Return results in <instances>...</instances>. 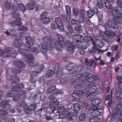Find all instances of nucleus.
I'll return each instance as SVG.
<instances>
[{"label":"nucleus","instance_id":"f257e3e1","mask_svg":"<svg viewBox=\"0 0 122 122\" xmlns=\"http://www.w3.org/2000/svg\"><path fill=\"white\" fill-rule=\"evenodd\" d=\"M12 48L7 46L5 47L3 50L0 49V57L1 56L4 57L11 56L13 57H15L17 54L15 52L12 53Z\"/></svg>","mask_w":122,"mask_h":122},{"label":"nucleus","instance_id":"f03ea898","mask_svg":"<svg viewBox=\"0 0 122 122\" xmlns=\"http://www.w3.org/2000/svg\"><path fill=\"white\" fill-rule=\"evenodd\" d=\"M25 38L27 43L26 48H25L26 50L34 52L36 54L39 53V51L37 48H36V47L31 48L34 44L33 42L32 38L30 37L29 36H28L26 37Z\"/></svg>","mask_w":122,"mask_h":122},{"label":"nucleus","instance_id":"7ed1b4c3","mask_svg":"<svg viewBox=\"0 0 122 122\" xmlns=\"http://www.w3.org/2000/svg\"><path fill=\"white\" fill-rule=\"evenodd\" d=\"M42 40L44 43L48 47H49L51 49L54 48V46L51 44L52 42L53 41L52 37L45 36L43 37Z\"/></svg>","mask_w":122,"mask_h":122},{"label":"nucleus","instance_id":"20e7f679","mask_svg":"<svg viewBox=\"0 0 122 122\" xmlns=\"http://www.w3.org/2000/svg\"><path fill=\"white\" fill-rule=\"evenodd\" d=\"M59 102L58 101L51 100L49 104L50 112L53 113L57 109V106L58 105Z\"/></svg>","mask_w":122,"mask_h":122},{"label":"nucleus","instance_id":"39448f33","mask_svg":"<svg viewBox=\"0 0 122 122\" xmlns=\"http://www.w3.org/2000/svg\"><path fill=\"white\" fill-rule=\"evenodd\" d=\"M58 108L57 112L59 114H61L62 113H65L69 111L70 109L69 108H68L66 109L63 105H59Z\"/></svg>","mask_w":122,"mask_h":122},{"label":"nucleus","instance_id":"423d86ee","mask_svg":"<svg viewBox=\"0 0 122 122\" xmlns=\"http://www.w3.org/2000/svg\"><path fill=\"white\" fill-rule=\"evenodd\" d=\"M90 85H88L87 84L84 82H81V83L78 84L76 85L75 87V88L76 89H81L83 88H84L86 89L88 88H90Z\"/></svg>","mask_w":122,"mask_h":122},{"label":"nucleus","instance_id":"0eeeda50","mask_svg":"<svg viewBox=\"0 0 122 122\" xmlns=\"http://www.w3.org/2000/svg\"><path fill=\"white\" fill-rule=\"evenodd\" d=\"M36 2L32 1L27 3L26 5L27 9L29 10H32L33 9L36 5Z\"/></svg>","mask_w":122,"mask_h":122},{"label":"nucleus","instance_id":"6e6552de","mask_svg":"<svg viewBox=\"0 0 122 122\" xmlns=\"http://www.w3.org/2000/svg\"><path fill=\"white\" fill-rule=\"evenodd\" d=\"M99 77L97 76H95L92 74H89L88 76L87 81L89 82H94L95 81L99 79Z\"/></svg>","mask_w":122,"mask_h":122},{"label":"nucleus","instance_id":"1a4fd4ad","mask_svg":"<svg viewBox=\"0 0 122 122\" xmlns=\"http://www.w3.org/2000/svg\"><path fill=\"white\" fill-rule=\"evenodd\" d=\"M112 15L114 17L118 18H121V15L119 14V11L117 10L116 8H113L112 9L111 12Z\"/></svg>","mask_w":122,"mask_h":122},{"label":"nucleus","instance_id":"9d476101","mask_svg":"<svg viewBox=\"0 0 122 122\" xmlns=\"http://www.w3.org/2000/svg\"><path fill=\"white\" fill-rule=\"evenodd\" d=\"M93 45L96 46H97L99 48L101 47L104 45L103 42L102 41L99 39H96L94 41H92Z\"/></svg>","mask_w":122,"mask_h":122},{"label":"nucleus","instance_id":"9b49d317","mask_svg":"<svg viewBox=\"0 0 122 122\" xmlns=\"http://www.w3.org/2000/svg\"><path fill=\"white\" fill-rule=\"evenodd\" d=\"M76 77L78 79L82 81V82H84L86 80L87 77V75L86 74H76Z\"/></svg>","mask_w":122,"mask_h":122},{"label":"nucleus","instance_id":"f8f14e48","mask_svg":"<svg viewBox=\"0 0 122 122\" xmlns=\"http://www.w3.org/2000/svg\"><path fill=\"white\" fill-rule=\"evenodd\" d=\"M115 115H122V105H118L116 106L114 113Z\"/></svg>","mask_w":122,"mask_h":122},{"label":"nucleus","instance_id":"ddd939ff","mask_svg":"<svg viewBox=\"0 0 122 122\" xmlns=\"http://www.w3.org/2000/svg\"><path fill=\"white\" fill-rule=\"evenodd\" d=\"M24 86L23 84H19L16 86H13L11 87V89L14 91H19L20 89L23 88Z\"/></svg>","mask_w":122,"mask_h":122},{"label":"nucleus","instance_id":"4468645a","mask_svg":"<svg viewBox=\"0 0 122 122\" xmlns=\"http://www.w3.org/2000/svg\"><path fill=\"white\" fill-rule=\"evenodd\" d=\"M55 43L57 49L60 51H61L63 49V47L61 43L57 40L55 41Z\"/></svg>","mask_w":122,"mask_h":122},{"label":"nucleus","instance_id":"2eb2a0df","mask_svg":"<svg viewBox=\"0 0 122 122\" xmlns=\"http://www.w3.org/2000/svg\"><path fill=\"white\" fill-rule=\"evenodd\" d=\"M27 65L30 67L33 66L38 65L39 62L38 61H33L32 60H29L27 62Z\"/></svg>","mask_w":122,"mask_h":122},{"label":"nucleus","instance_id":"dca6fc26","mask_svg":"<svg viewBox=\"0 0 122 122\" xmlns=\"http://www.w3.org/2000/svg\"><path fill=\"white\" fill-rule=\"evenodd\" d=\"M97 10L96 8H94L93 10H90L87 12V15L88 17L90 18L94 15V14L97 13Z\"/></svg>","mask_w":122,"mask_h":122},{"label":"nucleus","instance_id":"f3484780","mask_svg":"<svg viewBox=\"0 0 122 122\" xmlns=\"http://www.w3.org/2000/svg\"><path fill=\"white\" fill-rule=\"evenodd\" d=\"M42 93L40 90H38L34 96V97L35 98L36 97H40V100L42 101L44 100L45 99V97L43 95H42Z\"/></svg>","mask_w":122,"mask_h":122},{"label":"nucleus","instance_id":"a211bd4d","mask_svg":"<svg viewBox=\"0 0 122 122\" xmlns=\"http://www.w3.org/2000/svg\"><path fill=\"white\" fill-rule=\"evenodd\" d=\"M14 64L19 68L24 67L25 66V65L23 62L20 61H15L14 62Z\"/></svg>","mask_w":122,"mask_h":122},{"label":"nucleus","instance_id":"6ab92c4d","mask_svg":"<svg viewBox=\"0 0 122 122\" xmlns=\"http://www.w3.org/2000/svg\"><path fill=\"white\" fill-rule=\"evenodd\" d=\"M5 33L8 36H16L17 35L15 30L13 29H10V32H9L8 30H7Z\"/></svg>","mask_w":122,"mask_h":122},{"label":"nucleus","instance_id":"aec40b11","mask_svg":"<svg viewBox=\"0 0 122 122\" xmlns=\"http://www.w3.org/2000/svg\"><path fill=\"white\" fill-rule=\"evenodd\" d=\"M56 22L58 27H61L63 25L61 18L60 17H58L56 18Z\"/></svg>","mask_w":122,"mask_h":122},{"label":"nucleus","instance_id":"412c9836","mask_svg":"<svg viewBox=\"0 0 122 122\" xmlns=\"http://www.w3.org/2000/svg\"><path fill=\"white\" fill-rule=\"evenodd\" d=\"M26 92H27L25 91H19L18 94V95L19 96H22V97H21L22 99H25L27 97V96L25 95Z\"/></svg>","mask_w":122,"mask_h":122},{"label":"nucleus","instance_id":"4be33fe9","mask_svg":"<svg viewBox=\"0 0 122 122\" xmlns=\"http://www.w3.org/2000/svg\"><path fill=\"white\" fill-rule=\"evenodd\" d=\"M35 71L38 73L41 72L45 68L44 66L43 65H38L36 66Z\"/></svg>","mask_w":122,"mask_h":122},{"label":"nucleus","instance_id":"5701e85b","mask_svg":"<svg viewBox=\"0 0 122 122\" xmlns=\"http://www.w3.org/2000/svg\"><path fill=\"white\" fill-rule=\"evenodd\" d=\"M96 91V90L95 89V88H92L89 89L88 90V92L90 94H89V93H88L86 94V96L87 97H91L90 96L91 95L95 93Z\"/></svg>","mask_w":122,"mask_h":122},{"label":"nucleus","instance_id":"b1692460","mask_svg":"<svg viewBox=\"0 0 122 122\" xmlns=\"http://www.w3.org/2000/svg\"><path fill=\"white\" fill-rule=\"evenodd\" d=\"M108 21L109 22V25L111 29V28L117 29L118 28V26L117 25L114 24L112 21L111 20H108Z\"/></svg>","mask_w":122,"mask_h":122},{"label":"nucleus","instance_id":"393cba45","mask_svg":"<svg viewBox=\"0 0 122 122\" xmlns=\"http://www.w3.org/2000/svg\"><path fill=\"white\" fill-rule=\"evenodd\" d=\"M85 61L86 64L87 66H91L94 63L96 64L97 62L96 61H93L90 62L87 58H85Z\"/></svg>","mask_w":122,"mask_h":122},{"label":"nucleus","instance_id":"a878e982","mask_svg":"<svg viewBox=\"0 0 122 122\" xmlns=\"http://www.w3.org/2000/svg\"><path fill=\"white\" fill-rule=\"evenodd\" d=\"M84 27L83 26H76L74 27V29L76 31L77 33H80L82 32Z\"/></svg>","mask_w":122,"mask_h":122},{"label":"nucleus","instance_id":"bb28decb","mask_svg":"<svg viewBox=\"0 0 122 122\" xmlns=\"http://www.w3.org/2000/svg\"><path fill=\"white\" fill-rule=\"evenodd\" d=\"M45 44V45H43L42 44H41L40 45L39 48L41 49V51H47L48 49H51L49 47H48Z\"/></svg>","mask_w":122,"mask_h":122},{"label":"nucleus","instance_id":"cd10ccee","mask_svg":"<svg viewBox=\"0 0 122 122\" xmlns=\"http://www.w3.org/2000/svg\"><path fill=\"white\" fill-rule=\"evenodd\" d=\"M14 43L16 47L18 48L21 47L22 46V43L21 41L18 40H15L14 41Z\"/></svg>","mask_w":122,"mask_h":122},{"label":"nucleus","instance_id":"c85d7f7f","mask_svg":"<svg viewBox=\"0 0 122 122\" xmlns=\"http://www.w3.org/2000/svg\"><path fill=\"white\" fill-rule=\"evenodd\" d=\"M75 65L73 64L70 63L66 66V68L67 70L70 71L72 70L75 67Z\"/></svg>","mask_w":122,"mask_h":122},{"label":"nucleus","instance_id":"c756f323","mask_svg":"<svg viewBox=\"0 0 122 122\" xmlns=\"http://www.w3.org/2000/svg\"><path fill=\"white\" fill-rule=\"evenodd\" d=\"M53 71L51 70H48L46 75V77L48 78L51 77L53 75Z\"/></svg>","mask_w":122,"mask_h":122},{"label":"nucleus","instance_id":"7c9ffc66","mask_svg":"<svg viewBox=\"0 0 122 122\" xmlns=\"http://www.w3.org/2000/svg\"><path fill=\"white\" fill-rule=\"evenodd\" d=\"M72 96L75 99V100L77 101L78 102H79L80 101V100L78 99L79 97V95H78L77 93L76 92V90L74 91V93L72 94Z\"/></svg>","mask_w":122,"mask_h":122},{"label":"nucleus","instance_id":"2f4dec72","mask_svg":"<svg viewBox=\"0 0 122 122\" xmlns=\"http://www.w3.org/2000/svg\"><path fill=\"white\" fill-rule=\"evenodd\" d=\"M4 6L7 10L10 9L11 8V4L9 1L6 0L4 3Z\"/></svg>","mask_w":122,"mask_h":122},{"label":"nucleus","instance_id":"473e14b6","mask_svg":"<svg viewBox=\"0 0 122 122\" xmlns=\"http://www.w3.org/2000/svg\"><path fill=\"white\" fill-rule=\"evenodd\" d=\"M105 3L106 7L107 9H111L112 8V5L108 0H105Z\"/></svg>","mask_w":122,"mask_h":122},{"label":"nucleus","instance_id":"72a5a7b5","mask_svg":"<svg viewBox=\"0 0 122 122\" xmlns=\"http://www.w3.org/2000/svg\"><path fill=\"white\" fill-rule=\"evenodd\" d=\"M82 67V66L81 65H79L76 67V69L77 70V71L75 70L72 72L73 74H76L75 76L76 77V76L75 75H76V74H77L78 73L79 71H80L81 70Z\"/></svg>","mask_w":122,"mask_h":122},{"label":"nucleus","instance_id":"f704fd0d","mask_svg":"<svg viewBox=\"0 0 122 122\" xmlns=\"http://www.w3.org/2000/svg\"><path fill=\"white\" fill-rule=\"evenodd\" d=\"M22 24V22L20 20H15L12 23V25H15L16 26L21 25Z\"/></svg>","mask_w":122,"mask_h":122},{"label":"nucleus","instance_id":"c9c22d12","mask_svg":"<svg viewBox=\"0 0 122 122\" xmlns=\"http://www.w3.org/2000/svg\"><path fill=\"white\" fill-rule=\"evenodd\" d=\"M67 50L70 54H72L74 52L73 46L71 45L70 47H67Z\"/></svg>","mask_w":122,"mask_h":122},{"label":"nucleus","instance_id":"e433bc0d","mask_svg":"<svg viewBox=\"0 0 122 122\" xmlns=\"http://www.w3.org/2000/svg\"><path fill=\"white\" fill-rule=\"evenodd\" d=\"M97 50V47L94 45H93L91 49L89 50V52L90 53H95Z\"/></svg>","mask_w":122,"mask_h":122},{"label":"nucleus","instance_id":"4c0bfd02","mask_svg":"<svg viewBox=\"0 0 122 122\" xmlns=\"http://www.w3.org/2000/svg\"><path fill=\"white\" fill-rule=\"evenodd\" d=\"M50 22V19L49 17H46L42 20L43 24L45 25H47L49 24Z\"/></svg>","mask_w":122,"mask_h":122},{"label":"nucleus","instance_id":"58836bf2","mask_svg":"<svg viewBox=\"0 0 122 122\" xmlns=\"http://www.w3.org/2000/svg\"><path fill=\"white\" fill-rule=\"evenodd\" d=\"M18 4L17 3L13 5L12 8L13 12H16L18 9Z\"/></svg>","mask_w":122,"mask_h":122},{"label":"nucleus","instance_id":"ea45409f","mask_svg":"<svg viewBox=\"0 0 122 122\" xmlns=\"http://www.w3.org/2000/svg\"><path fill=\"white\" fill-rule=\"evenodd\" d=\"M18 6L20 10L23 12H24L26 10V8L25 6L21 3L18 4Z\"/></svg>","mask_w":122,"mask_h":122},{"label":"nucleus","instance_id":"a19ab883","mask_svg":"<svg viewBox=\"0 0 122 122\" xmlns=\"http://www.w3.org/2000/svg\"><path fill=\"white\" fill-rule=\"evenodd\" d=\"M73 38L74 40L76 42L79 43V39L81 35L77 34H75Z\"/></svg>","mask_w":122,"mask_h":122},{"label":"nucleus","instance_id":"79ce46f5","mask_svg":"<svg viewBox=\"0 0 122 122\" xmlns=\"http://www.w3.org/2000/svg\"><path fill=\"white\" fill-rule=\"evenodd\" d=\"M36 107V105L32 104L30 105L29 107V111H32L34 110Z\"/></svg>","mask_w":122,"mask_h":122},{"label":"nucleus","instance_id":"37998d69","mask_svg":"<svg viewBox=\"0 0 122 122\" xmlns=\"http://www.w3.org/2000/svg\"><path fill=\"white\" fill-rule=\"evenodd\" d=\"M66 14L67 16H69L70 15L71 11L70 7L68 5H66Z\"/></svg>","mask_w":122,"mask_h":122},{"label":"nucleus","instance_id":"c03bdc74","mask_svg":"<svg viewBox=\"0 0 122 122\" xmlns=\"http://www.w3.org/2000/svg\"><path fill=\"white\" fill-rule=\"evenodd\" d=\"M47 14V13L45 11L43 12L40 16V19L41 20H43L46 17Z\"/></svg>","mask_w":122,"mask_h":122},{"label":"nucleus","instance_id":"a18cd8bd","mask_svg":"<svg viewBox=\"0 0 122 122\" xmlns=\"http://www.w3.org/2000/svg\"><path fill=\"white\" fill-rule=\"evenodd\" d=\"M80 105L78 103H76L74 104V109L77 111H78L80 109Z\"/></svg>","mask_w":122,"mask_h":122},{"label":"nucleus","instance_id":"49530a36","mask_svg":"<svg viewBox=\"0 0 122 122\" xmlns=\"http://www.w3.org/2000/svg\"><path fill=\"white\" fill-rule=\"evenodd\" d=\"M92 113L94 114V116L97 117L100 115L101 114V113L98 110L92 112Z\"/></svg>","mask_w":122,"mask_h":122},{"label":"nucleus","instance_id":"de8ad7c7","mask_svg":"<svg viewBox=\"0 0 122 122\" xmlns=\"http://www.w3.org/2000/svg\"><path fill=\"white\" fill-rule=\"evenodd\" d=\"M86 117V115L85 113H82L79 116V120L82 121L84 120Z\"/></svg>","mask_w":122,"mask_h":122},{"label":"nucleus","instance_id":"09e8293b","mask_svg":"<svg viewBox=\"0 0 122 122\" xmlns=\"http://www.w3.org/2000/svg\"><path fill=\"white\" fill-rule=\"evenodd\" d=\"M21 71L17 69H13L12 71V73L13 75L15 76L16 75V74H19L21 72Z\"/></svg>","mask_w":122,"mask_h":122},{"label":"nucleus","instance_id":"8fccbe9b","mask_svg":"<svg viewBox=\"0 0 122 122\" xmlns=\"http://www.w3.org/2000/svg\"><path fill=\"white\" fill-rule=\"evenodd\" d=\"M97 5V7L101 9L102 8L104 4L102 1H100L98 2Z\"/></svg>","mask_w":122,"mask_h":122},{"label":"nucleus","instance_id":"3c124183","mask_svg":"<svg viewBox=\"0 0 122 122\" xmlns=\"http://www.w3.org/2000/svg\"><path fill=\"white\" fill-rule=\"evenodd\" d=\"M65 116H65V117L69 121L72 120V117L70 112H68L66 115Z\"/></svg>","mask_w":122,"mask_h":122},{"label":"nucleus","instance_id":"603ef678","mask_svg":"<svg viewBox=\"0 0 122 122\" xmlns=\"http://www.w3.org/2000/svg\"><path fill=\"white\" fill-rule=\"evenodd\" d=\"M12 15L13 17L15 19H20L19 15L17 13L13 12L12 13Z\"/></svg>","mask_w":122,"mask_h":122},{"label":"nucleus","instance_id":"864d4df0","mask_svg":"<svg viewBox=\"0 0 122 122\" xmlns=\"http://www.w3.org/2000/svg\"><path fill=\"white\" fill-rule=\"evenodd\" d=\"M96 60H97L96 61L97 62V60L98 61V62L97 63V65H99L100 66H101L102 65H103L104 64V62H103L102 60H100V58H99L98 59H96ZM96 63V64H97Z\"/></svg>","mask_w":122,"mask_h":122},{"label":"nucleus","instance_id":"5fc2aeb1","mask_svg":"<svg viewBox=\"0 0 122 122\" xmlns=\"http://www.w3.org/2000/svg\"><path fill=\"white\" fill-rule=\"evenodd\" d=\"M28 106L27 105H25L24 106L23 110H24L25 112L27 114H28L30 113V111L29 109V108H28Z\"/></svg>","mask_w":122,"mask_h":122},{"label":"nucleus","instance_id":"6e6d98bb","mask_svg":"<svg viewBox=\"0 0 122 122\" xmlns=\"http://www.w3.org/2000/svg\"><path fill=\"white\" fill-rule=\"evenodd\" d=\"M75 77V76H73L71 78L70 81L71 83H73L76 82L77 81V79H78L77 78H76Z\"/></svg>","mask_w":122,"mask_h":122},{"label":"nucleus","instance_id":"4d7b16f0","mask_svg":"<svg viewBox=\"0 0 122 122\" xmlns=\"http://www.w3.org/2000/svg\"><path fill=\"white\" fill-rule=\"evenodd\" d=\"M109 22H108L107 21L104 24V27L105 29H107L108 31L111 30V29L110 26L109 25Z\"/></svg>","mask_w":122,"mask_h":122},{"label":"nucleus","instance_id":"13d9d810","mask_svg":"<svg viewBox=\"0 0 122 122\" xmlns=\"http://www.w3.org/2000/svg\"><path fill=\"white\" fill-rule=\"evenodd\" d=\"M9 102V101L7 100H5L2 101L0 103V106H5Z\"/></svg>","mask_w":122,"mask_h":122},{"label":"nucleus","instance_id":"bf43d9fd","mask_svg":"<svg viewBox=\"0 0 122 122\" xmlns=\"http://www.w3.org/2000/svg\"><path fill=\"white\" fill-rule=\"evenodd\" d=\"M71 23L74 25H77L79 24V22L78 21L73 19L71 20Z\"/></svg>","mask_w":122,"mask_h":122},{"label":"nucleus","instance_id":"052dcab7","mask_svg":"<svg viewBox=\"0 0 122 122\" xmlns=\"http://www.w3.org/2000/svg\"><path fill=\"white\" fill-rule=\"evenodd\" d=\"M73 13L76 16H78L79 15L78 10L76 8H73Z\"/></svg>","mask_w":122,"mask_h":122},{"label":"nucleus","instance_id":"680f3d73","mask_svg":"<svg viewBox=\"0 0 122 122\" xmlns=\"http://www.w3.org/2000/svg\"><path fill=\"white\" fill-rule=\"evenodd\" d=\"M80 12L81 17H84L86 15V12L82 10H80Z\"/></svg>","mask_w":122,"mask_h":122},{"label":"nucleus","instance_id":"e2e57ef3","mask_svg":"<svg viewBox=\"0 0 122 122\" xmlns=\"http://www.w3.org/2000/svg\"><path fill=\"white\" fill-rule=\"evenodd\" d=\"M55 95H56L55 93H53L51 94L48 97L49 99L51 100L54 101V100H55L56 99L55 96Z\"/></svg>","mask_w":122,"mask_h":122},{"label":"nucleus","instance_id":"0e129e2a","mask_svg":"<svg viewBox=\"0 0 122 122\" xmlns=\"http://www.w3.org/2000/svg\"><path fill=\"white\" fill-rule=\"evenodd\" d=\"M65 46L67 47H70L71 45H73L72 43L69 41H66L65 44Z\"/></svg>","mask_w":122,"mask_h":122},{"label":"nucleus","instance_id":"69168bd1","mask_svg":"<svg viewBox=\"0 0 122 122\" xmlns=\"http://www.w3.org/2000/svg\"><path fill=\"white\" fill-rule=\"evenodd\" d=\"M98 108V107L97 105H92L91 106V110H93V111L97 110Z\"/></svg>","mask_w":122,"mask_h":122},{"label":"nucleus","instance_id":"338daca9","mask_svg":"<svg viewBox=\"0 0 122 122\" xmlns=\"http://www.w3.org/2000/svg\"><path fill=\"white\" fill-rule=\"evenodd\" d=\"M57 74V76L58 77H61L63 75V71L62 70H60L58 71Z\"/></svg>","mask_w":122,"mask_h":122},{"label":"nucleus","instance_id":"774afa93","mask_svg":"<svg viewBox=\"0 0 122 122\" xmlns=\"http://www.w3.org/2000/svg\"><path fill=\"white\" fill-rule=\"evenodd\" d=\"M85 41L84 37L81 35L79 39V43L80 42L81 43H83Z\"/></svg>","mask_w":122,"mask_h":122}]
</instances>
